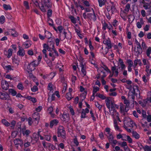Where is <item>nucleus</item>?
Segmentation results:
<instances>
[{
	"label": "nucleus",
	"mask_w": 151,
	"mask_h": 151,
	"mask_svg": "<svg viewBox=\"0 0 151 151\" xmlns=\"http://www.w3.org/2000/svg\"><path fill=\"white\" fill-rule=\"evenodd\" d=\"M41 6H40L39 4L37 1L34 3L36 7H38L41 11L43 12H45L46 10L44 7V6L46 7L47 9L51 8L52 6L51 2L50 1V0H41Z\"/></svg>",
	"instance_id": "1"
},
{
	"label": "nucleus",
	"mask_w": 151,
	"mask_h": 151,
	"mask_svg": "<svg viewBox=\"0 0 151 151\" xmlns=\"http://www.w3.org/2000/svg\"><path fill=\"white\" fill-rule=\"evenodd\" d=\"M58 136L63 138H65L66 137L65 132L64 128L63 126H60L58 129Z\"/></svg>",
	"instance_id": "2"
},
{
	"label": "nucleus",
	"mask_w": 151,
	"mask_h": 151,
	"mask_svg": "<svg viewBox=\"0 0 151 151\" xmlns=\"http://www.w3.org/2000/svg\"><path fill=\"white\" fill-rule=\"evenodd\" d=\"M135 42L137 46V51L135 50L136 49L135 47H134V51H135L136 52L137 54V55H138L139 54H140L142 53V50L141 46L140 44L136 39H135Z\"/></svg>",
	"instance_id": "3"
},
{
	"label": "nucleus",
	"mask_w": 151,
	"mask_h": 151,
	"mask_svg": "<svg viewBox=\"0 0 151 151\" xmlns=\"http://www.w3.org/2000/svg\"><path fill=\"white\" fill-rule=\"evenodd\" d=\"M37 65L35 63V61L30 63L27 67V69L28 70V72L29 73L34 70L35 69L36 66Z\"/></svg>",
	"instance_id": "4"
},
{
	"label": "nucleus",
	"mask_w": 151,
	"mask_h": 151,
	"mask_svg": "<svg viewBox=\"0 0 151 151\" xmlns=\"http://www.w3.org/2000/svg\"><path fill=\"white\" fill-rule=\"evenodd\" d=\"M92 9L93 11V14L89 13L87 14V17L90 20H93L94 21H95L96 20V17L94 13V12L93 8Z\"/></svg>",
	"instance_id": "5"
},
{
	"label": "nucleus",
	"mask_w": 151,
	"mask_h": 151,
	"mask_svg": "<svg viewBox=\"0 0 151 151\" xmlns=\"http://www.w3.org/2000/svg\"><path fill=\"white\" fill-rule=\"evenodd\" d=\"M110 114L112 116L113 119L115 118L116 117H118V116H119V114L117 112L115 109H109Z\"/></svg>",
	"instance_id": "6"
},
{
	"label": "nucleus",
	"mask_w": 151,
	"mask_h": 151,
	"mask_svg": "<svg viewBox=\"0 0 151 151\" xmlns=\"http://www.w3.org/2000/svg\"><path fill=\"white\" fill-rule=\"evenodd\" d=\"M1 87L4 90H6L8 89L9 88V85L7 81H4L2 82Z\"/></svg>",
	"instance_id": "7"
},
{
	"label": "nucleus",
	"mask_w": 151,
	"mask_h": 151,
	"mask_svg": "<svg viewBox=\"0 0 151 151\" xmlns=\"http://www.w3.org/2000/svg\"><path fill=\"white\" fill-rule=\"evenodd\" d=\"M14 144L16 145H19L21 147L23 146V144L22 140L18 138L14 140Z\"/></svg>",
	"instance_id": "8"
},
{
	"label": "nucleus",
	"mask_w": 151,
	"mask_h": 151,
	"mask_svg": "<svg viewBox=\"0 0 151 151\" xmlns=\"http://www.w3.org/2000/svg\"><path fill=\"white\" fill-rule=\"evenodd\" d=\"M62 120L63 121L68 122L69 120V114L64 113L62 117Z\"/></svg>",
	"instance_id": "9"
},
{
	"label": "nucleus",
	"mask_w": 151,
	"mask_h": 151,
	"mask_svg": "<svg viewBox=\"0 0 151 151\" xmlns=\"http://www.w3.org/2000/svg\"><path fill=\"white\" fill-rule=\"evenodd\" d=\"M12 49H9L7 51L6 50H4V54L6 55H7L8 58H10L12 54Z\"/></svg>",
	"instance_id": "10"
},
{
	"label": "nucleus",
	"mask_w": 151,
	"mask_h": 151,
	"mask_svg": "<svg viewBox=\"0 0 151 151\" xmlns=\"http://www.w3.org/2000/svg\"><path fill=\"white\" fill-rule=\"evenodd\" d=\"M141 145V147H140V149H141L143 148L145 151H151V146H149L148 145H145L144 147L141 144H139Z\"/></svg>",
	"instance_id": "11"
},
{
	"label": "nucleus",
	"mask_w": 151,
	"mask_h": 151,
	"mask_svg": "<svg viewBox=\"0 0 151 151\" xmlns=\"http://www.w3.org/2000/svg\"><path fill=\"white\" fill-rule=\"evenodd\" d=\"M58 121L56 119H53L50 121V127L52 128L54 125H57L58 123Z\"/></svg>",
	"instance_id": "12"
},
{
	"label": "nucleus",
	"mask_w": 151,
	"mask_h": 151,
	"mask_svg": "<svg viewBox=\"0 0 151 151\" xmlns=\"http://www.w3.org/2000/svg\"><path fill=\"white\" fill-rule=\"evenodd\" d=\"M104 44H105L108 46V48L109 49H111V42L109 39L106 40H104L103 41Z\"/></svg>",
	"instance_id": "13"
},
{
	"label": "nucleus",
	"mask_w": 151,
	"mask_h": 151,
	"mask_svg": "<svg viewBox=\"0 0 151 151\" xmlns=\"http://www.w3.org/2000/svg\"><path fill=\"white\" fill-rule=\"evenodd\" d=\"M33 118L35 119V120L37 121V122H35L36 124H37L38 123L40 119V116L38 113L36 114L34 113L33 114Z\"/></svg>",
	"instance_id": "14"
},
{
	"label": "nucleus",
	"mask_w": 151,
	"mask_h": 151,
	"mask_svg": "<svg viewBox=\"0 0 151 151\" xmlns=\"http://www.w3.org/2000/svg\"><path fill=\"white\" fill-rule=\"evenodd\" d=\"M11 30H12V31H11L10 30H9V31H8V32L5 33V35H6V34H8V33H9L10 32L11 33L12 35L13 36H18L17 32H16L14 29H12Z\"/></svg>",
	"instance_id": "15"
},
{
	"label": "nucleus",
	"mask_w": 151,
	"mask_h": 151,
	"mask_svg": "<svg viewBox=\"0 0 151 151\" xmlns=\"http://www.w3.org/2000/svg\"><path fill=\"white\" fill-rule=\"evenodd\" d=\"M111 70L113 74L115 73V74L114 75V76L117 77L118 74L119 72L118 69H116L115 66H113L111 67Z\"/></svg>",
	"instance_id": "16"
},
{
	"label": "nucleus",
	"mask_w": 151,
	"mask_h": 151,
	"mask_svg": "<svg viewBox=\"0 0 151 151\" xmlns=\"http://www.w3.org/2000/svg\"><path fill=\"white\" fill-rule=\"evenodd\" d=\"M52 38H48V44L50 47L52 46V48L54 47V43Z\"/></svg>",
	"instance_id": "17"
},
{
	"label": "nucleus",
	"mask_w": 151,
	"mask_h": 151,
	"mask_svg": "<svg viewBox=\"0 0 151 151\" xmlns=\"http://www.w3.org/2000/svg\"><path fill=\"white\" fill-rule=\"evenodd\" d=\"M132 133V136L134 137L136 139H138L139 138L140 136L139 134L136 131H133Z\"/></svg>",
	"instance_id": "18"
},
{
	"label": "nucleus",
	"mask_w": 151,
	"mask_h": 151,
	"mask_svg": "<svg viewBox=\"0 0 151 151\" xmlns=\"http://www.w3.org/2000/svg\"><path fill=\"white\" fill-rule=\"evenodd\" d=\"M17 55L23 56L25 54L24 50L23 49H20L17 53Z\"/></svg>",
	"instance_id": "19"
},
{
	"label": "nucleus",
	"mask_w": 151,
	"mask_h": 151,
	"mask_svg": "<svg viewBox=\"0 0 151 151\" xmlns=\"http://www.w3.org/2000/svg\"><path fill=\"white\" fill-rule=\"evenodd\" d=\"M140 22H138L137 23V26L138 28L140 29L142 27V25L144 24L143 20L142 19H140Z\"/></svg>",
	"instance_id": "20"
},
{
	"label": "nucleus",
	"mask_w": 151,
	"mask_h": 151,
	"mask_svg": "<svg viewBox=\"0 0 151 151\" xmlns=\"http://www.w3.org/2000/svg\"><path fill=\"white\" fill-rule=\"evenodd\" d=\"M81 71L82 73L83 74V76H85L86 75V70L85 69V67L83 64H82L81 65Z\"/></svg>",
	"instance_id": "21"
},
{
	"label": "nucleus",
	"mask_w": 151,
	"mask_h": 151,
	"mask_svg": "<svg viewBox=\"0 0 151 151\" xmlns=\"http://www.w3.org/2000/svg\"><path fill=\"white\" fill-rule=\"evenodd\" d=\"M8 95L4 93H2L1 96V99L4 100H6L8 98Z\"/></svg>",
	"instance_id": "22"
},
{
	"label": "nucleus",
	"mask_w": 151,
	"mask_h": 151,
	"mask_svg": "<svg viewBox=\"0 0 151 151\" xmlns=\"http://www.w3.org/2000/svg\"><path fill=\"white\" fill-rule=\"evenodd\" d=\"M9 93H11L13 96L16 95L17 93L16 91L13 89H9Z\"/></svg>",
	"instance_id": "23"
},
{
	"label": "nucleus",
	"mask_w": 151,
	"mask_h": 151,
	"mask_svg": "<svg viewBox=\"0 0 151 151\" xmlns=\"http://www.w3.org/2000/svg\"><path fill=\"white\" fill-rule=\"evenodd\" d=\"M53 111V108L52 107L50 106L48 109V111H49V113L51 115V116L54 117V114L52 113Z\"/></svg>",
	"instance_id": "24"
},
{
	"label": "nucleus",
	"mask_w": 151,
	"mask_h": 151,
	"mask_svg": "<svg viewBox=\"0 0 151 151\" xmlns=\"http://www.w3.org/2000/svg\"><path fill=\"white\" fill-rule=\"evenodd\" d=\"M131 92L132 93L131 95L129 94H128V97L129 98H131L132 99V101L134 102V99L135 98V92Z\"/></svg>",
	"instance_id": "25"
},
{
	"label": "nucleus",
	"mask_w": 151,
	"mask_h": 151,
	"mask_svg": "<svg viewBox=\"0 0 151 151\" xmlns=\"http://www.w3.org/2000/svg\"><path fill=\"white\" fill-rule=\"evenodd\" d=\"M4 8L6 10L12 9V8L9 5L4 4L3 5Z\"/></svg>",
	"instance_id": "26"
},
{
	"label": "nucleus",
	"mask_w": 151,
	"mask_h": 151,
	"mask_svg": "<svg viewBox=\"0 0 151 151\" xmlns=\"http://www.w3.org/2000/svg\"><path fill=\"white\" fill-rule=\"evenodd\" d=\"M2 123L6 126H9L10 125V123H9L5 119H3L1 121Z\"/></svg>",
	"instance_id": "27"
},
{
	"label": "nucleus",
	"mask_w": 151,
	"mask_h": 151,
	"mask_svg": "<svg viewBox=\"0 0 151 151\" xmlns=\"http://www.w3.org/2000/svg\"><path fill=\"white\" fill-rule=\"evenodd\" d=\"M106 106L107 107V108L109 109H110V100L109 99H107L106 100Z\"/></svg>",
	"instance_id": "28"
},
{
	"label": "nucleus",
	"mask_w": 151,
	"mask_h": 151,
	"mask_svg": "<svg viewBox=\"0 0 151 151\" xmlns=\"http://www.w3.org/2000/svg\"><path fill=\"white\" fill-rule=\"evenodd\" d=\"M22 132L24 135H25L26 136H28L29 134L31 133V131L29 130H26L25 131H23Z\"/></svg>",
	"instance_id": "29"
},
{
	"label": "nucleus",
	"mask_w": 151,
	"mask_h": 151,
	"mask_svg": "<svg viewBox=\"0 0 151 151\" xmlns=\"http://www.w3.org/2000/svg\"><path fill=\"white\" fill-rule=\"evenodd\" d=\"M69 18L70 19L71 22L73 24H75L76 23V20L73 16L70 15L69 17Z\"/></svg>",
	"instance_id": "30"
},
{
	"label": "nucleus",
	"mask_w": 151,
	"mask_h": 151,
	"mask_svg": "<svg viewBox=\"0 0 151 151\" xmlns=\"http://www.w3.org/2000/svg\"><path fill=\"white\" fill-rule=\"evenodd\" d=\"M45 33H46V35H45V37L47 38H51V33L48 31H45Z\"/></svg>",
	"instance_id": "31"
},
{
	"label": "nucleus",
	"mask_w": 151,
	"mask_h": 151,
	"mask_svg": "<svg viewBox=\"0 0 151 151\" xmlns=\"http://www.w3.org/2000/svg\"><path fill=\"white\" fill-rule=\"evenodd\" d=\"M52 10L51 9H49L47 11V15L48 18H50L52 16Z\"/></svg>",
	"instance_id": "32"
},
{
	"label": "nucleus",
	"mask_w": 151,
	"mask_h": 151,
	"mask_svg": "<svg viewBox=\"0 0 151 151\" xmlns=\"http://www.w3.org/2000/svg\"><path fill=\"white\" fill-rule=\"evenodd\" d=\"M151 53V47H149L147 49L146 54L149 57H150V54Z\"/></svg>",
	"instance_id": "33"
},
{
	"label": "nucleus",
	"mask_w": 151,
	"mask_h": 151,
	"mask_svg": "<svg viewBox=\"0 0 151 151\" xmlns=\"http://www.w3.org/2000/svg\"><path fill=\"white\" fill-rule=\"evenodd\" d=\"M66 97L68 101L70 100L72 98H73V97H71V94L70 93H67L66 95Z\"/></svg>",
	"instance_id": "34"
},
{
	"label": "nucleus",
	"mask_w": 151,
	"mask_h": 151,
	"mask_svg": "<svg viewBox=\"0 0 151 151\" xmlns=\"http://www.w3.org/2000/svg\"><path fill=\"white\" fill-rule=\"evenodd\" d=\"M106 136L107 137L109 141V143L111 142H112V140L114 139V137H113L112 134H110L109 135V136H107V135H106Z\"/></svg>",
	"instance_id": "35"
},
{
	"label": "nucleus",
	"mask_w": 151,
	"mask_h": 151,
	"mask_svg": "<svg viewBox=\"0 0 151 151\" xmlns=\"http://www.w3.org/2000/svg\"><path fill=\"white\" fill-rule=\"evenodd\" d=\"M99 90V88L98 87H94L93 88V94L95 95V93Z\"/></svg>",
	"instance_id": "36"
},
{
	"label": "nucleus",
	"mask_w": 151,
	"mask_h": 151,
	"mask_svg": "<svg viewBox=\"0 0 151 151\" xmlns=\"http://www.w3.org/2000/svg\"><path fill=\"white\" fill-rule=\"evenodd\" d=\"M86 113L84 112V109H83L81 111V118H85L86 116Z\"/></svg>",
	"instance_id": "37"
},
{
	"label": "nucleus",
	"mask_w": 151,
	"mask_h": 151,
	"mask_svg": "<svg viewBox=\"0 0 151 151\" xmlns=\"http://www.w3.org/2000/svg\"><path fill=\"white\" fill-rule=\"evenodd\" d=\"M49 19L48 21V22L49 25L53 27V22L52 19L50 18H48Z\"/></svg>",
	"instance_id": "38"
},
{
	"label": "nucleus",
	"mask_w": 151,
	"mask_h": 151,
	"mask_svg": "<svg viewBox=\"0 0 151 151\" xmlns=\"http://www.w3.org/2000/svg\"><path fill=\"white\" fill-rule=\"evenodd\" d=\"M13 61L14 63L17 65H19V60L15 58L13 59Z\"/></svg>",
	"instance_id": "39"
},
{
	"label": "nucleus",
	"mask_w": 151,
	"mask_h": 151,
	"mask_svg": "<svg viewBox=\"0 0 151 151\" xmlns=\"http://www.w3.org/2000/svg\"><path fill=\"white\" fill-rule=\"evenodd\" d=\"M5 18L4 16L2 15L0 17V22L1 24H3L5 22Z\"/></svg>",
	"instance_id": "40"
},
{
	"label": "nucleus",
	"mask_w": 151,
	"mask_h": 151,
	"mask_svg": "<svg viewBox=\"0 0 151 151\" xmlns=\"http://www.w3.org/2000/svg\"><path fill=\"white\" fill-rule=\"evenodd\" d=\"M130 9V5L129 4H127L125 7V9H124L125 11H126L127 12H128L129 9Z\"/></svg>",
	"instance_id": "41"
},
{
	"label": "nucleus",
	"mask_w": 151,
	"mask_h": 151,
	"mask_svg": "<svg viewBox=\"0 0 151 151\" xmlns=\"http://www.w3.org/2000/svg\"><path fill=\"white\" fill-rule=\"evenodd\" d=\"M17 88L20 90H22L24 88V87L23 86L22 84L21 83H19L17 86Z\"/></svg>",
	"instance_id": "42"
},
{
	"label": "nucleus",
	"mask_w": 151,
	"mask_h": 151,
	"mask_svg": "<svg viewBox=\"0 0 151 151\" xmlns=\"http://www.w3.org/2000/svg\"><path fill=\"white\" fill-rule=\"evenodd\" d=\"M31 90L33 92H35L38 90V88L37 86H34L31 88Z\"/></svg>",
	"instance_id": "43"
},
{
	"label": "nucleus",
	"mask_w": 151,
	"mask_h": 151,
	"mask_svg": "<svg viewBox=\"0 0 151 151\" xmlns=\"http://www.w3.org/2000/svg\"><path fill=\"white\" fill-rule=\"evenodd\" d=\"M24 4L26 9H29V6L28 2L26 1H24Z\"/></svg>",
	"instance_id": "44"
},
{
	"label": "nucleus",
	"mask_w": 151,
	"mask_h": 151,
	"mask_svg": "<svg viewBox=\"0 0 151 151\" xmlns=\"http://www.w3.org/2000/svg\"><path fill=\"white\" fill-rule=\"evenodd\" d=\"M15 124H16L15 121L14 120L12 121L10 124V125H11L10 127L12 128H13V129L14 128V127Z\"/></svg>",
	"instance_id": "45"
},
{
	"label": "nucleus",
	"mask_w": 151,
	"mask_h": 151,
	"mask_svg": "<svg viewBox=\"0 0 151 151\" xmlns=\"http://www.w3.org/2000/svg\"><path fill=\"white\" fill-rule=\"evenodd\" d=\"M69 109L70 110V112L71 114L72 115H74L75 114V112L72 106H70Z\"/></svg>",
	"instance_id": "46"
},
{
	"label": "nucleus",
	"mask_w": 151,
	"mask_h": 151,
	"mask_svg": "<svg viewBox=\"0 0 151 151\" xmlns=\"http://www.w3.org/2000/svg\"><path fill=\"white\" fill-rule=\"evenodd\" d=\"M78 60L80 62V64L81 65L82 64H83V57L81 56V55H80L79 56Z\"/></svg>",
	"instance_id": "47"
},
{
	"label": "nucleus",
	"mask_w": 151,
	"mask_h": 151,
	"mask_svg": "<svg viewBox=\"0 0 151 151\" xmlns=\"http://www.w3.org/2000/svg\"><path fill=\"white\" fill-rule=\"evenodd\" d=\"M127 62L129 66H132L133 65V63L132 60L130 59H129L127 60Z\"/></svg>",
	"instance_id": "48"
},
{
	"label": "nucleus",
	"mask_w": 151,
	"mask_h": 151,
	"mask_svg": "<svg viewBox=\"0 0 151 151\" xmlns=\"http://www.w3.org/2000/svg\"><path fill=\"white\" fill-rule=\"evenodd\" d=\"M73 142L76 146H78L79 143L77 140V138L75 137L73 139Z\"/></svg>",
	"instance_id": "49"
},
{
	"label": "nucleus",
	"mask_w": 151,
	"mask_h": 151,
	"mask_svg": "<svg viewBox=\"0 0 151 151\" xmlns=\"http://www.w3.org/2000/svg\"><path fill=\"white\" fill-rule=\"evenodd\" d=\"M142 116L144 118H147V115L146 112L144 110L142 111Z\"/></svg>",
	"instance_id": "50"
},
{
	"label": "nucleus",
	"mask_w": 151,
	"mask_h": 151,
	"mask_svg": "<svg viewBox=\"0 0 151 151\" xmlns=\"http://www.w3.org/2000/svg\"><path fill=\"white\" fill-rule=\"evenodd\" d=\"M124 103L126 104L125 106H127V107L129 106L130 104L129 102L127 99H125V100H124Z\"/></svg>",
	"instance_id": "51"
},
{
	"label": "nucleus",
	"mask_w": 151,
	"mask_h": 151,
	"mask_svg": "<svg viewBox=\"0 0 151 151\" xmlns=\"http://www.w3.org/2000/svg\"><path fill=\"white\" fill-rule=\"evenodd\" d=\"M119 145H120L122 147H126L125 146H127V143L125 142H123L122 144L119 143Z\"/></svg>",
	"instance_id": "52"
},
{
	"label": "nucleus",
	"mask_w": 151,
	"mask_h": 151,
	"mask_svg": "<svg viewBox=\"0 0 151 151\" xmlns=\"http://www.w3.org/2000/svg\"><path fill=\"white\" fill-rule=\"evenodd\" d=\"M127 140L128 142L129 143H132V139L129 136H127Z\"/></svg>",
	"instance_id": "53"
},
{
	"label": "nucleus",
	"mask_w": 151,
	"mask_h": 151,
	"mask_svg": "<svg viewBox=\"0 0 151 151\" xmlns=\"http://www.w3.org/2000/svg\"><path fill=\"white\" fill-rule=\"evenodd\" d=\"M98 97L102 99H104L106 98V96L104 95L100 94H99Z\"/></svg>",
	"instance_id": "54"
},
{
	"label": "nucleus",
	"mask_w": 151,
	"mask_h": 151,
	"mask_svg": "<svg viewBox=\"0 0 151 151\" xmlns=\"http://www.w3.org/2000/svg\"><path fill=\"white\" fill-rule=\"evenodd\" d=\"M49 45L48 44L47 45L46 44H44L43 45V47L47 50H48L49 49H50L51 48V47H49Z\"/></svg>",
	"instance_id": "55"
},
{
	"label": "nucleus",
	"mask_w": 151,
	"mask_h": 151,
	"mask_svg": "<svg viewBox=\"0 0 151 151\" xmlns=\"http://www.w3.org/2000/svg\"><path fill=\"white\" fill-rule=\"evenodd\" d=\"M90 113L91 114V117L92 118L93 120L94 121H96V118L94 116L92 110L90 111Z\"/></svg>",
	"instance_id": "56"
},
{
	"label": "nucleus",
	"mask_w": 151,
	"mask_h": 151,
	"mask_svg": "<svg viewBox=\"0 0 151 151\" xmlns=\"http://www.w3.org/2000/svg\"><path fill=\"white\" fill-rule=\"evenodd\" d=\"M95 105L99 109V111H101L102 106H100L98 102L96 103Z\"/></svg>",
	"instance_id": "57"
},
{
	"label": "nucleus",
	"mask_w": 151,
	"mask_h": 151,
	"mask_svg": "<svg viewBox=\"0 0 151 151\" xmlns=\"http://www.w3.org/2000/svg\"><path fill=\"white\" fill-rule=\"evenodd\" d=\"M105 131L107 133V134L109 135L111 134V133H110V129L109 128H106L105 129Z\"/></svg>",
	"instance_id": "58"
},
{
	"label": "nucleus",
	"mask_w": 151,
	"mask_h": 151,
	"mask_svg": "<svg viewBox=\"0 0 151 151\" xmlns=\"http://www.w3.org/2000/svg\"><path fill=\"white\" fill-rule=\"evenodd\" d=\"M108 25L106 22H104L103 24V29L104 30H105L106 29V27H107Z\"/></svg>",
	"instance_id": "59"
},
{
	"label": "nucleus",
	"mask_w": 151,
	"mask_h": 151,
	"mask_svg": "<svg viewBox=\"0 0 151 151\" xmlns=\"http://www.w3.org/2000/svg\"><path fill=\"white\" fill-rule=\"evenodd\" d=\"M5 67L6 69V70H13V69L11 68V66L10 65L5 66Z\"/></svg>",
	"instance_id": "60"
},
{
	"label": "nucleus",
	"mask_w": 151,
	"mask_h": 151,
	"mask_svg": "<svg viewBox=\"0 0 151 151\" xmlns=\"http://www.w3.org/2000/svg\"><path fill=\"white\" fill-rule=\"evenodd\" d=\"M98 2L99 3V6L100 7H101L103 5H105L103 3L102 0H98Z\"/></svg>",
	"instance_id": "61"
},
{
	"label": "nucleus",
	"mask_w": 151,
	"mask_h": 151,
	"mask_svg": "<svg viewBox=\"0 0 151 151\" xmlns=\"http://www.w3.org/2000/svg\"><path fill=\"white\" fill-rule=\"evenodd\" d=\"M116 8L115 7V6L114 5H112V6L111 7V12L112 13H113L114 11L115 10Z\"/></svg>",
	"instance_id": "62"
},
{
	"label": "nucleus",
	"mask_w": 151,
	"mask_h": 151,
	"mask_svg": "<svg viewBox=\"0 0 151 151\" xmlns=\"http://www.w3.org/2000/svg\"><path fill=\"white\" fill-rule=\"evenodd\" d=\"M147 121L148 122H151V115H149L147 117Z\"/></svg>",
	"instance_id": "63"
},
{
	"label": "nucleus",
	"mask_w": 151,
	"mask_h": 151,
	"mask_svg": "<svg viewBox=\"0 0 151 151\" xmlns=\"http://www.w3.org/2000/svg\"><path fill=\"white\" fill-rule=\"evenodd\" d=\"M150 26L149 25H146L144 28V30L145 31H147L149 30Z\"/></svg>",
	"instance_id": "64"
}]
</instances>
